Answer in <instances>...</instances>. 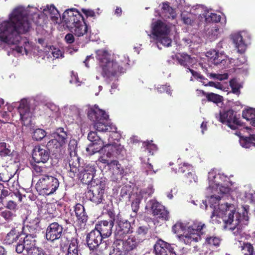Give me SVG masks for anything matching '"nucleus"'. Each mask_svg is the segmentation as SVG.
<instances>
[{"mask_svg":"<svg viewBox=\"0 0 255 255\" xmlns=\"http://www.w3.org/2000/svg\"><path fill=\"white\" fill-rule=\"evenodd\" d=\"M13 107H17L18 115H12V120L16 122L20 121L23 126H28L31 121L33 112L27 100L23 99L19 102L13 103L11 107H8L9 111Z\"/></svg>","mask_w":255,"mask_h":255,"instance_id":"9","label":"nucleus"},{"mask_svg":"<svg viewBox=\"0 0 255 255\" xmlns=\"http://www.w3.org/2000/svg\"><path fill=\"white\" fill-rule=\"evenodd\" d=\"M243 117L250 122V124L255 127V109L250 108L244 111Z\"/></svg>","mask_w":255,"mask_h":255,"instance_id":"39","label":"nucleus"},{"mask_svg":"<svg viewBox=\"0 0 255 255\" xmlns=\"http://www.w3.org/2000/svg\"><path fill=\"white\" fill-rule=\"evenodd\" d=\"M140 160L143 171L145 172L147 175L154 174L156 172V171L153 170V165L149 163L148 162H146L145 161H143L142 158H140Z\"/></svg>","mask_w":255,"mask_h":255,"instance_id":"44","label":"nucleus"},{"mask_svg":"<svg viewBox=\"0 0 255 255\" xmlns=\"http://www.w3.org/2000/svg\"><path fill=\"white\" fill-rule=\"evenodd\" d=\"M49 150L47 147H41L40 146L35 147L32 153V158L36 163L46 162L49 158Z\"/></svg>","mask_w":255,"mask_h":255,"instance_id":"24","label":"nucleus"},{"mask_svg":"<svg viewBox=\"0 0 255 255\" xmlns=\"http://www.w3.org/2000/svg\"><path fill=\"white\" fill-rule=\"evenodd\" d=\"M106 186L105 178H101L97 180L96 185L93 184L89 190L86 192V197L93 202L98 204L102 202Z\"/></svg>","mask_w":255,"mask_h":255,"instance_id":"15","label":"nucleus"},{"mask_svg":"<svg viewBox=\"0 0 255 255\" xmlns=\"http://www.w3.org/2000/svg\"><path fill=\"white\" fill-rule=\"evenodd\" d=\"M148 231V228L145 226H140L139 227L137 230L136 233L137 234V236L136 237H139V238L142 239V241L144 239L145 235L147 233Z\"/></svg>","mask_w":255,"mask_h":255,"instance_id":"50","label":"nucleus"},{"mask_svg":"<svg viewBox=\"0 0 255 255\" xmlns=\"http://www.w3.org/2000/svg\"><path fill=\"white\" fill-rule=\"evenodd\" d=\"M46 135L45 131L41 128L35 129L32 134V138L34 140L38 141L42 139Z\"/></svg>","mask_w":255,"mask_h":255,"instance_id":"46","label":"nucleus"},{"mask_svg":"<svg viewBox=\"0 0 255 255\" xmlns=\"http://www.w3.org/2000/svg\"><path fill=\"white\" fill-rule=\"evenodd\" d=\"M59 186V182L56 177L48 175H43L38 179L35 185L40 194L49 195L54 193Z\"/></svg>","mask_w":255,"mask_h":255,"instance_id":"11","label":"nucleus"},{"mask_svg":"<svg viewBox=\"0 0 255 255\" xmlns=\"http://www.w3.org/2000/svg\"><path fill=\"white\" fill-rule=\"evenodd\" d=\"M75 215L77 219L84 223L87 220V216L85 212L84 206L81 204H77L75 206Z\"/></svg>","mask_w":255,"mask_h":255,"instance_id":"36","label":"nucleus"},{"mask_svg":"<svg viewBox=\"0 0 255 255\" xmlns=\"http://www.w3.org/2000/svg\"><path fill=\"white\" fill-rule=\"evenodd\" d=\"M154 192V189L153 188V186L151 185H149L147 187V188L140 191L139 192V194H141L143 196V198H147V197L150 196Z\"/></svg>","mask_w":255,"mask_h":255,"instance_id":"52","label":"nucleus"},{"mask_svg":"<svg viewBox=\"0 0 255 255\" xmlns=\"http://www.w3.org/2000/svg\"><path fill=\"white\" fill-rule=\"evenodd\" d=\"M144 198V196L139 193H137L135 195V199L131 203L132 210L136 213L139 209V204L141 200Z\"/></svg>","mask_w":255,"mask_h":255,"instance_id":"45","label":"nucleus"},{"mask_svg":"<svg viewBox=\"0 0 255 255\" xmlns=\"http://www.w3.org/2000/svg\"><path fill=\"white\" fill-rule=\"evenodd\" d=\"M9 191L4 188L3 185L0 183V199L2 200L7 196Z\"/></svg>","mask_w":255,"mask_h":255,"instance_id":"58","label":"nucleus"},{"mask_svg":"<svg viewBox=\"0 0 255 255\" xmlns=\"http://www.w3.org/2000/svg\"><path fill=\"white\" fill-rule=\"evenodd\" d=\"M205 225L200 222H195L192 224L176 223L172 228V232L177 234L179 240L188 245L198 242L205 232Z\"/></svg>","mask_w":255,"mask_h":255,"instance_id":"4","label":"nucleus"},{"mask_svg":"<svg viewBox=\"0 0 255 255\" xmlns=\"http://www.w3.org/2000/svg\"><path fill=\"white\" fill-rule=\"evenodd\" d=\"M63 233L62 225L57 222L50 224L47 227L45 233L46 240L51 243L61 240Z\"/></svg>","mask_w":255,"mask_h":255,"instance_id":"19","label":"nucleus"},{"mask_svg":"<svg viewBox=\"0 0 255 255\" xmlns=\"http://www.w3.org/2000/svg\"><path fill=\"white\" fill-rule=\"evenodd\" d=\"M238 247L244 255H255L254 247L250 243L239 241L238 242Z\"/></svg>","mask_w":255,"mask_h":255,"instance_id":"33","label":"nucleus"},{"mask_svg":"<svg viewBox=\"0 0 255 255\" xmlns=\"http://www.w3.org/2000/svg\"><path fill=\"white\" fill-rule=\"evenodd\" d=\"M219 34V29L217 27H214L209 32V38L210 40H214L215 39Z\"/></svg>","mask_w":255,"mask_h":255,"instance_id":"55","label":"nucleus"},{"mask_svg":"<svg viewBox=\"0 0 255 255\" xmlns=\"http://www.w3.org/2000/svg\"><path fill=\"white\" fill-rule=\"evenodd\" d=\"M15 251L18 254L25 251L27 255H46L42 249L35 246V240L31 235H26L24 238H20L15 245Z\"/></svg>","mask_w":255,"mask_h":255,"instance_id":"10","label":"nucleus"},{"mask_svg":"<svg viewBox=\"0 0 255 255\" xmlns=\"http://www.w3.org/2000/svg\"><path fill=\"white\" fill-rule=\"evenodd\" d=\"M11 154L9 146L5 142H0V155L3 156H9Z\"/></svg>","mask_w":255,"mask_h":255,"instance_id":"47","label":"nucleus"},{"mask_svg":"<svg viewBox=\"0 0 255 255\" xmlns=\"http://www.w3.org/2000/svg\"><path fill=\"white\" fill-rule=\"evenodd\" d=\"M67 27L75 36L80 37L87 34L88 27L83 20V18L79 20L78 21L73 23L71 25H68Z\"/></svg>","mask_w":255,"mask_h":255,"instance_id":"26","label":"nucleus"},{"mask_svg":"<svg viewBox=\"0 0 255 255\" xmlns=\"http://www.w3.org/2000/svg\"><path fill=\"white\" fill-rule=\"evenodd\" d=\"M44 52L48 56L53 57V58H59L62 56V53L60 50L50 46H47L44 48Z\"/></svg>","mask_w":255,"mask_h":255,"instance_id":"38","label":"nucleus"},{"mask_svg":"<svg viewBox=\"0 0 255 255\" xmlns=\"http://www.w3.org/2000/svg\"><path fill=\"white\" fill-rule=\"evenodd\" d=\"M208 181L207 191L212 194L209 202L210 208L212 210V222L220 223V219H222L225 229L230 231L235 236L241 235L242 229L248 224L249 206H243L237 211L234 205L220 204L219 201L230 193L244 200L250 199L252 194L248 193L241 187H234V183L230 182L227 176L216 170H213L208 173Z\"/></svg>","mask_w":255,"mask_h":255,"instance_id":"2","label":"nucleus"},{"mask_svg":"<svg viewBox=\"0 0 255 255\" xmlns=\"http://www.w3.org/2000/svg\"><path fill=\"white\" fill-rule=\"evenodd\" d=\"M199 15L200 16H201V15H203L207 23L218 22L220 21L221 19L220 15L213 13L209 10H205L203 13L199 14Z\"/></svg>","mask_w":255,"mask_h":255,"instance_id":"35","label":"nucleus"},{"mask_svg":"<svg viewBox=\"0 0 255 255\" xmlns=\"http://www.w3.org/2000/svg\"><path fill=\"white\" fill-rule=\"evenodd\" d=\"M233 39L236 48L239 52L242 53L245 51L247 45L243 40V36L240 33H236L233 36Z\"/></svg>","mask_w":255,"mask_h":255,"instance_id":"31","label":"nucleus"},{"mask_svg":"<svg viewBox=\"0 0 255 255\" xmlns=\"http://www.w3.org/2000/svg\"><path fill=\"white\" fill-rule=\"evenodd\" d=\"M38 219L37 218H35L34 220H33L32 221H30L28 224L25 225L24 227L25 231L28 230L30 233H31V234H29L27 235H31L33 237V239H34L35 237L34 233L38 227Z\"/></svg>","mask_w":255,"mask_h":255,"instance_id":"40","label":"nucleus"},{"mask_svg":"<svg viewBox=\"0 0 255 255\" xmlns=\"http://www.w3.org/2000/svg\"><path fill=\"white\" fill-rule=\"evenodd\" d=\"M186 176V182L190 184L193 182H197L198 181V178L197 176L195 175V172L193 169L192 171H190L187 173V174H185Z\"/></svg>","mask_w":255,"mask_h":255,"instance_id":"49","label":"nucleus"},{"mask_svg":"<svg viewBox=\"0 0 255 255\" xmlns=\"http://www.w3.org/2000/svg\"><path fill=\"white\" fill-rule=\"evenodd\" d=\"M177 7L180 9L184 10L185 9H188L190 5L187 3L185 0H175Z\"/></svg>","mask_w":255,"mask_h":255,"instance_id":"53","label":"nucleus"},{"mask_svg":"<svg viewBox=\"0 0 255 255\" xmlns=\"http://www.w3.org/2000/svg\"><path fill=\"white\" fill-rule=\"evenodd\" d=\"M67 255H79L77 243L72 242L70 244Z\"/></svg>","mask_w":255,"mask_h":255,"instance_id":"48","label":"nucleus"},{"mask_svg":"<svg viewBox=\"0 0 255 255\" xmlns=\"http://www.w3.org/2000/svg\"><path fill=\"white\" fill-rule=\"evenodd\" d=\"M66 41L68 43H72L74 42V38L73 34L68 33L65 37Z\"/></svg>","mask_w":255,"mask_h":255,"instance_id":"64","label":"nucleus"},{"mask_svg":"<svg viewBox=\"0 0 255 255\" xmlns=\"http://www.w3.org/2000/svg\"><path fill=\"white\" fill-rule=\"evenodd\" d=\"M193 169V167H192L190 164L186 163H184L183 164L180 165L178 169V172L183 173L186 171H187L188 172L190 171H192V170Z\"/></svg>","mask_w":255,"mask_h":255,"instance_id":"56","label":"nucleus"},{"mask_svg":"<svg viewBox=\"0 0 255 255\" xmlns=\"http://www.w3.org/2000/svg\"><path fill=\"white\" fill-rule=\"evenodd\" d=\"M100 233L94 229L87 234L86 242L90 250L96 249L102 244V241L104 238Z\"/></svg>","mask_w":255,"mask_h":255,"instance_id":"23","label":"nucleus"},{"mask_svg":"<svg viewBox=\"0 0 255 255\" xmlns=\"http://www.w3.org/2000/svg\"><path fill=\"white\" fill-rule=\"evenodd\" d=\"M79 170L75 174H78V175L80 179L82 182L84 184H89L91 185L96 184L98 180L94 181V177L96 171V167L94 165L88 164L84 168L81 167L80 168V165L78 167ZM75 176H73V177Z\"/></svg>","mask_w":255,"mask_h":255,"instance_id":"17","label":"nucleus"},{"mask_svg":"<svg viewBox=\"0 0 255 255\" xmlns=\"http://www.w3.org/2000/svg\"><path fill=\"white\" fill-rule=\"evenodd\" d=\"M240 145L244 148H248L255 147V134H251L249 136L241 137L239 140Z\"/></svg>","mask_w":255,"mask_h":255,"instance_id":"32","label":"nucleus"},{"mask_svg":"<svg viewBox=\"0 0 255 255\" xmlns=\"http://www.w3.org/2000/svg\"><path fill=\"white\" fill-rule=\"evenodd\" d=\"M104 152L99 158L98 161L103 163L113 174H122L123 169L119 161L111 159V158L114 156L123 157L125 153L124 147L119 143L118 141H114V144H108L105 146Z\"/></svg>","mask_w":255,"mask_h":255,"instance_id":"5","label":"nucleus"},{"mask_svg":"<svg viewBox=\"0 0 255 255\" xmlns=\"http://www.w3.org/2000/svg\"><path fill=\"white\" fill-rule=\"evenodd\" d=\"M142 241V239L132 235L129 236L125 241L123 240L126 252L128 253L134 250Z\"/></svg>","mask_w":255,"mask_h":255,"instance_id":"27","label":"nucleus"},{"mask_svg":"<svg viewBox=\"0 0 255 255\" xmlns=\"http://www.w3.org/2000/svg\"><path fill=\"white\" fill-rule=\"evenodd\" d=\"M87 115L89 119L94 122V128L99 132H116L117 128L109 121V116L104 111L95 105L88 109Z\"/></svg>","mask_w":255,"mask_h":255,"instance_id":"7","label":"nucleus"},{"mask_svg":"<svg viewBox=\"0 0 255 255\" xmlns=\"http://www.w3.org/2000/svg\"><path fill=\"white\" fill-rule=\"evenodd\" d=\"M206 97L209 101L216 103L220 102L222 100L221 96L213 93L207 94Z\"/></svg>","mask_w":255,"mask_h":255,"instance_id":"51","label":"nucleus"},{"mask_svg":"<svg viewBox=\"0 0 255 255\" xmlns=\"http://www.w3.org/2000/svg\"><path fill=\"white\" fill-rule=\"evenodd\" d=\"M110 221H102L96 224L95 229L99 232H101L104 238H107L111 236L112 233V228L114 226V217L111 216Z\"/></svg>","mask_w":255,"mask_h":255,"instance_id":"25","label":"nucleus"},{"mask_svg":"<svg viewBox=\"0 0 255 255\" xmlns=\"http://www.w3.org/2000/svg\"><path fill=\"white\" fill-rule=\"evenodd\" d=\"M82 12L86 15V16L94 17L96 16L95 12L91 9L83 8Z\"/></svg>","mask_w":255,"mask_h":255,"instance_id":"61","label":"nucleus"},{"mask_svg":"<svg viewBox=\"0 0 255 255\" xmlns=\"http://www.w3.org/2000/svg\"><path fill=\"white\" fill-rule=\"evenodd\" d=\"M46 17L55 23L63 22L67 27L83 18L74 8L66 9L61 17L54 5H47L42 11L29 5L27 7L17 6L9 14L8 19L0 24V48L6 51L8 56L27 55L31 50V44L22 35L30 31L32 21L41 25L44 23Z\"/></svg>","mask_w":255,"mask_h":255,"instance_id":"1","label":"nucleus"},{"mask_svg":"<svg viewBox=\"0 0 255 255\" xmlns=\"http://www.w3.org/2000/svg\"><path fill=\"white\" fill-rule=\"evenodd\" d=\"M205 244L214 249L219 246L220 240L219 238L214 236L208 237L206 238Z\"/></svg>","mask_w":255,"mask_h":255,"instance_id":"43","label":"nucleus"},{"mask_svg":"<svg viewBox=\"0 0 255 255\" xmlns=\"http://www.w3.org/2000/svg\"><path fill=\"white\" fill-rule=\"evenodd\" d=\"M70 83L75 85L76 86H79L81 85V82L78 80L77 74L73 71L71 73V79L70 80Z\"/></svg>","mask_w":255,"mask_h":255,"instance_id":"54","label":"nucleus"},{"mask_svg":"<svg viewBox=\"0 0 255 255\" xmlns=\"http://www.w3.org/2000/svg\"><path fill=\"white\" fill-rule=\"evenodd\" d=\"M176 58L179 64L181 66L186 68L187 69V71L190 72L192 74V77L190 78V81H193V78L200 81L205 86L208 85L205 81H207V79H205L202 75L200 73L194 71L193 69L190 68L193 65L196 63L197 60L195 57H192L190 55L185 53L179 54L176 55H172V58L174 59ZM208 85L212 87H215L217 88H220V85L219 83H216L213 82H209Z\"/></svg>","mask_w":255,"mask_h":255,"instance_id":"8","label":"nucleus"},{"mask_svg":"<svg viewBox=\"0 0 255 255\" xmlns=\"http://www.w3.org/2000/svg\"><path fill=\"white\" fill-rule=\"evenodd\" d=\"M88 139L91 142L86 149L89 155H92L101 150L104 152V148L106 145L114 143V142H113L110 138L108 139V143L104 141L95 131H91L88 133Z\"/></svg>","mask_w":255,"mask_h":255,"instance_id":"14","label":"nucleus"},{"mask_svg":"<svg viewBox=\"0 0 255 255\" xmlns=\"http://www.w3.org/2000/svg\"><path fill=\"white\" fill-rule=\"evenodd\" d=\"M123 253H127L123 245V239H116L112 246L110 255H122Z\"/></svg>","mask_w":255,"mask_h":255,"instance_id":"29","label":"nucleus"},{"mask_svg":"<svg viewBox=\"0 0 255 255\" xmlns=\"http://www.w3.org/2000/svg\"><path fill=\"white\" fill-rule=\"evenodd\" d=\"M25 237H22L19 235V233L17 232L15 229L11 230L9 233L7 234L4 239V242L5 244L10 245L14 243H17L19 242L20 238H24ZM17 244H16V245Z\"/></svg>","mask_w":255,"mask_h":255,"instance_id":"30","label":"nucleus"},{"mask_svg":"<svg viewBox=\"0 0 255 255\" xmlns=\"http://www.w3.org/2000/svg\"><path fill=\"white\" fill-rule=\"evenodd\" d=\"M96 58L102 69L101 74L106 79L119 77L125 72L129 61L125 55H112L103 49L96 51Z\"/></svg>","mask_w":255,"mask_h":255,"instance_id":"3","label":"nucleus"},{"mask_svg":"<svg viewBox=\"0 0 255 255\" xmlns=\"http://www.w3.org/2000/svg\"><path fill=\"white\" fill-rule=\"evenodd\" d=\"M131 193V187L130 185L124 186L121 190L120 200L121 201L128 200Z\"/></svg>","mask_w":255,"mask_h":255,"instance_id":"41","label":"nucleus"},{"mask_svg":"<svg viewBox=\"0 0 255 255\" xmlns=\"http://www.w3.org/2000/svg\"><path fill=\"white\" fill-rule=\"evenodd\" d=\"M174 24L157 20L151 24V34L150 36L155 41V46L160 50V44L165 47L171 45V31Z\"/></svg>","mask_w":255,"mask_h":255,"instance_id":"6","label":"nucleus"},{"mask_svg":"<svg viewBox=\"0 0 255 255\" xmlns=\"http://www.w3.org/2000/svg\"><path fill=\"white\" fill-rule=\"evenodd\" d=\"M216 118L232 129L236 130L242 127L239 118L233 110H224L220 111L219 114H216Z\"/></svg>","mask_w":255,"mask_h":255,"instance_id":"12","label":"nucleus"},{"mask_svg":"<svg viewBox=\"0 0 255 255\" xmlns=\"http://www.w3.org/2000/svg\"><path fill=\"white\" fill-rule=\"evenodd\" d=\"M6 209L9 211H14L16 213V211L17 209V204L13 201L10 200L7 202L5 206Z\"/></svg>","mask_w":255,"mask_h":255,"instance_id":"57","label":"nucleus"},{"mask_svg":"<svg viewBox=\"0 0 255 255\" xmlns=\"http://www.w3.org/2000/svg\"><path fill=\"white\" fill-rule=\"evenodd\" d=\"M202 7L200 5H194L191 8L188 9H185L181 10V19L184 24L186 25H192L197 18V15L199 14L198 12H194V10L199 11Z\"/></svg>","mask_w":255,"mask_h":255,"instance_id":"22","label":"nucleus"},{"mask_svg":"<svg viewBox=\"0 0 255 255\" xmlns=\"http://www.w3.org/2000/svg\"><path fill=\"white\" fill-rule=\"evenodd\" d=\"M177 14L176 11L167 3H163L162 6V11L160 16L164 19H174L176 18Z\"/></svg>","mask_w":255,"mask_h":255,"instance_id":"28","label":"nucleus"},{"mask_svg":"<svg viewBox=\"0 0 255 255\" xmlns=\"http://www.w3.org/2000/svg\"><path fill=\"white\" fill-rule=\"evenodd\" d=\"M206 55L210 61L214 65H220L226 67L229 63L227 56L223 52H219L215 50H210L207 52Z\"/></svg>","mask_w":255,"mask_h":255,"instance_id":"21","label":"nucleus"},{"mask_svg":"<svg viewBox=\"0 0 255 255\" xmlns=\"http://www.w3.org/2000/svg\"><path fill=\"white\" fill-rule=\"evenodd\" d=\"M145 208L150 210L153 216H156L158 218L164 220H167L169 219V212L164 206L155 200L152 199L148 201Z\"/></svg>","mask_w":255,"mask_h":255,"instance_id":"20","label":"nucleus"},{"mask_svg":"<svg viewBox=\"0 0 255 255\" xmlns=\"http://www.w3.org/2000/svg\"><path fill=\"white\" fill-rule=\"evenodd\" d=\"M157 91L160 93L165 92L167 94L171 95V92L169 86L161 85L160 87L157 88Z\"/></svg>","mask_w":255,"mask_h":255,"instance_id":"59","label":"nucleus"},{"mask_svg":"<svg viewBox=\"0 0 255 255\" xmlns=\"http://www.w3.org/2000/svg\"><path fill=\"white\" fill-rule=\"evenodd\" d=\"M165 252V254H166V255H176L173 248L170 244L169 247H166Z\"/></svg>","mask_w":255,"mask_h":255,"instance_id":"63","label":"nucleus"},{"mask_svg":"<svg viewBox=\"0 0 255 255\" xmlns=\"http://www.w3.org/2000/svg\"><path fill=\"white\" fill-rule=\"evenodd\" d=\"M76 147L77 141L74 139L70 140L68 144L70 158L68 159V164L66 165V168L69 171V175L70 177L74 176L75 173L79 170V158L76 155Z\"/></svg>","mask_w":255,"mask_h":255,"instance_id":"16","label":"nucleus"},{"mask_svg":"<svg viewBox=\"0 0 255 255\" xmlns=\"http://www.w3.org/2000/svg\"><path fill=\"white\" fill-rule=\"evenodd\" d=\"M0 216L4 221V223L10 224L15 221L16 218V214L14 211L5 209L0 212Z\"/></svg>","mask_w":255,"mask_h":255,"instance_id":"34","label":"nucleus"},{"mask_svg":"<svg viewBox=\"0 0 255 255\" xmlns=\"http://www.w3.org/2000/svg\"><path fill=\"white\" fill-rule=\"evenodd\" d=\"M211 76L220 80H223L227 79L228 76L227 74H211Z\"/></svg>","mask_w":255,"mask_h":255,"instance_id":"62","label":"nucleus"},{"mask_svg":"<svg viewBox=\"0 0 255 255\" xmlns=\"http://www.w3.org/2000/svg\"><path fill=\"white\" fill-rule=\"evenodd\" d=\"M33 173L36 176H38V179L44 175L47 176L48 168L45 166H39L34 164L32 167Z\"/></svg>","mask_w":255,"mask_h":255,"instance_id":"42","label":"nucleus"},{"mask_svg":"<svg viewBox=\"0 0 255 255\" xmlns=\"http://www.w3.org/2000/svg\"><path fill=\"white\" fill-rule=\"evenodd\" d=\"M53 139L47 143V147L51 152L57 153L61 151L62 146L66 144L68 138L67 132L62 128H59L53 133Z\"/></svg>","mask_w":255,"mask_h":255,"instance_id":"13","label":"nucleus"},{"mask_svg":"<svg viewBox=\"0 0 255 255\" xmlns=\"http://www.w3.org/2000/svg\"><path fill=\"white\" fill-rule=\"evenodd\" d=\"M166 247H169V244L164 241L159 240L154 245V252L156 255H166L165 251Z\"/></svg>","mask_w":255,"mask_h":255,"instance_id":"37","label":"nucleus"},{"mask_svg":"<svg viewBox=\"0 0 255 255\" xmlns=\"http://www.w3.org/2000/svg\"><path fill=\"white\" fill-rule=\"evenodd\" d=\"M114 221L117 224L114 232L116 239H123L126 234L132 232L130 230V223L127 220L121 218L119 215L114 216Z\"/></svg>","mask_w":255,"mask_h":255,"instance_id":"18","label":"nucleus"},{"mask_svg":"<svg viewBox=\"0 0 255 255\" xmlns=\"http://www.w3.org/2000/svg\"><path fill=\"white\" fill-rule=\"evenodd\" d=\"M146 148L148 150L149 153L151 154H153V151L156 150L157 149L156 145L151 143L150 142L148 141L147 143H145Z\"/></svg>","mask_w":255,"mask_h":255,"instance_id":"60","label":"nucleus"}]
</instances>
